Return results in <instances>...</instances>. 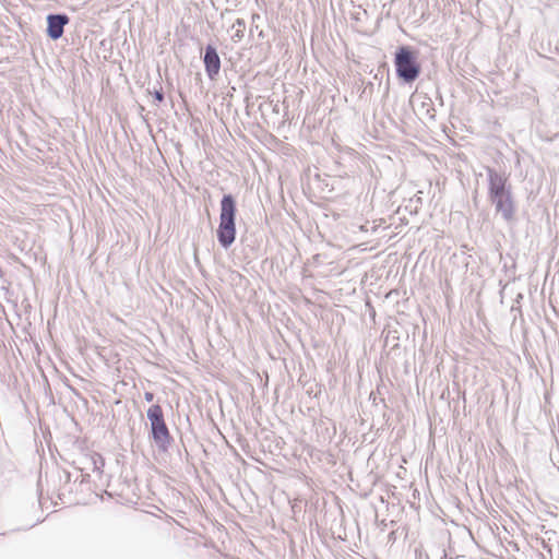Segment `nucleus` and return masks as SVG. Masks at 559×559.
<instances>
[{"label": "nucleus", "instance_id": "1", "mask_svg": "<svg viewBox=\"0 0 559 559\" xmlns=\"http://www.w3.org/2000/svg\"><path fill=\"white\" fill-rule=\"evenodd\" d=\"M487 176L489 201L503 219L507 222L513 221L515 218V203L508 182V176L492 168L487 169Z\"/></svg>", "mask_w": 559, "mask_h": 559}, {"label": "nucleus", "instance_id": "2", "mask_svg": "<svg viewBox=\"0 0 559 559\" xmlns=\"http://www.w3.org/2000/svg\"><path fill=\"white\" fill-rule=\"evenodd\" d=\"M236 203L230 194L224 195L221 201L219 225L217 229V238L219 243L227 248L236 238Z\"/></svg>", "mask_w": 559, "mask_h": 559}, {"label": "nucleus", "instance_id": "3", "mask_svg": "<svg viewBox=\"0 0 559 559\" xmlns=\"http://www.w3.org/2000/svg\"><path fill=\"white\" fill-rule=\"evenodd\" d=\"M395 68L397 75L406 82L416 80L420 67L416 61L414 52L408 47H401L395 53Z\"/></svg>", "mask_w": 559, "mask_h": 559}, {"label": "nucleus", "instance_id": "4", "mask_svg": "<svg viewBox=\"0 0 559 559\" xmlns=\"http://www.w3.org/2000/svg\"><path fill=\"white\" fill-rule=\"evenodd\" d=\"M147 417L151 421L152 435L154 440L164 445L170 439L169 430L164 420L163 409L159 405H152L147 409Z\"/></svg>", "mask_w": 559, "mask_h": 559}, {"label": "nucleus", "instance_id": "5", "mask_svg": "<svg viewBox=\"0 0 559 559\" xmlns=\"http://www.w3.org/2000/svg\"><path fill=\"white\" fill-rule=\"evenodd\" d=\"M204 66L207 75L215 78L221 69V59L213 46H207L204 55Z\"/></svg>", "mask_w": 559, "mask_h": 559}, {"label": "nucleus", "instance_id": "6", "mask_svg": "<svg viewBox=\"0 0 559 559\" xmlns=\"http://www.w3.org/2000/svg\"><path fill=\"white\" fill-rule=\"evenodd\" d=\"M48 22V28L47 33L48 36L52 39H58L63 34V27L69 22V17L67 15H49L47 17Z\"/></svg>", "mask_w": 559, "mask_h": 559}, {"label": "nucleus", "instance_id": "7", "mask_svg": "<svg viewBox=\"0 0 559 559\" xmlns=\"http://www.w3.org/2000/svg\"><path fill=\"white\" fill-rule=\"evenodd\" d=\"M154 96H155V99H156L157 102H159V103H160V102H163V99H164V95H163V93H162V92H159V91H156V92L154 93Z\"/></svg>", "mask_w": 559, "mask_h": 559}, {"label": "nucleus", "instance_id": "8", "mask_svg": "<svg viewBox=\"0 0 559 559\" xmlns=\"http://www.w3.org/2000/svg\"><path fill=\"white\" fill-rule=\"evenodd\" d=\"M144 396L147 402H152L154 399V395L151 392H146Z\"/></svg>", "mask_w": 559, "mask_h": 559}]
</instances>
